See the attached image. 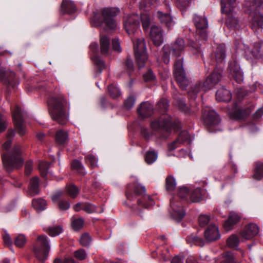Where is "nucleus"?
<instances>
[{
  "label": "nucleus",
  "instance_id": "obj_62",
  "mask_svg": "<svg viewBox=\"0 0 263 263\" xmlns=\"http://www.w3.org/2000/svg\"><path fill=\"white\" fill-rule=\"evenodd\" d=\"M168 106V102L167 100H162L158 104V107L165 111L167 109Z\"/></svg>",
  "mask_w": 263,
  "mask_h": 263
},
{
  "label": "nucleus",
  "instance_id": "obj_26",
  "mask_svg": "<svg viewBox=\"0 0 263 263\" xmlns=\"http://www.w3.org/2000/svg\"><path fill=\"white\" fill-rule=\"evenodd\" d=\"M61 11L63 13H71L76 11V8L73 2L70 0H63L61 5Z\"/></svg>",
  "mask_w": 263,
  "mask_h": 263
},
{
  "label": "nucleus",
  "instance_id": "obj_30",
  "mask_svg": "<svg viewBox=\"0 0 263 263\" xmlns=\"http://www.w3.org/2000/svg\"><path fill=\"white\" fill-rule=\"evenodd\" d=\"M253 178L257 180H259L263 178V163L257 162L256 163Z\"/></svg>",
  "mask_w": 263,
  "mask_h": 263
},
{
  "label": "nucleus",
  "instance_id": "obj_33",
  "mask_svg": "<svg viewBox=\"0 0 263 263\" xmlns=\"http://www.w3.org/2000/svg\"><path fill=\"white\" fill-rule=\"evenodd\" d=\"M142 200L143 201H142L140 199H138V202L139 205H142L145 208H148L155 204V202L149 195H144L142 197Z\"/></svg>",
  "mask_w": 263,
  "mask_h": 263
},
{
  "label": "nucleus",
  "instance_id": "obj_1",
  "mask_svg": "<svg viewBox=\"0 0 263 263\" xmlns=\"http://www.w3.org/2000/svg\"><path fill=\"white\" fill-rule=\"evenodd\" d=\"M139 16L137 14L128 15L124 18L125 29L129 35L134 34L139 29ZM132 37V36H131ZM136 60L139 67L144 66L147 59L145 42L143 38L133 39Z\"/></svg>",
  "mask_w": 263,
  "mask_h": 263
},
{
  "label": "nucleus",
  "instance_id": "obj_15",
  "mask_svg": "<svg viewBox=\"0 0 263 263\" xmlns=\"http://www.w3.org/2000/svg\"><path fill=\"white\" fill-rule=\"evenodd\" d=\"M193 140V137L187 131H182L179 134L177 140L170 143L168 148L170 151H173L180 146L184 142L190 143Z\"/></svg>",
  "mask_w": 263,
  "mask_h": 263
},
{
  "label": "nucleus",
  "instance_id": "obj_63",
  "mask_svg": "<svg viewBox=\"0 0 263 263\" xmlns=\"http://www.w3.org/2000/svg\"><path fill=\"white\" fill-rule=\"evenodd\" d=\"M86 160L89 162L92 167L97 166V159L93 155H89L87 156Z\"/></svg>",
  "mask_w": 263,
  "mask_h": 263
},
{
  "label": "nucleus",
  "instance_id": "obj_45",
  "mask_svg": "<svg viewBox=\"0 0 263 263\" xmlns=\"http://www.w3.org/2000/svg\"><path fill=\"white\" fill-rule=\"evenodd\" d=\"M49 166L50 164L47 162H42L39 164V170L43 176L44 177L47 175Z\"/></svg>",
  "mask_w": 263,
  "mask_h": 263
},
{
  "label": "nucleus",
  "instance_id": "obj_23",
  "mask_svg": "<svg viewBox=\"0 0 263 263\" xmlns=\"http://www.w3.org/2000/svg\"><path fill=\"white\" fill-rule=\"evenodd\" d=\"M153 110L152 105L148 102L142 103L138 109V112L142 117H148L150 116Z\"/></svg>",
  "mask_w": 263,
  "mask_h": 263
},
{
  "label": "nucleus",
  "instance_id": "obj_53",
  "mask_svg": "<svg viewBox=\"0 0 263 263\" xmlns=\"http://www.w3.org/2000/svg\"><path fill=\"white\" fill-rule=\"evenodd\" d=\"M133 192L134 196L142 195L145 193V189L144 186L137 184L135 185Z\"/></svg>",
  "mask_w": 263,
  "mask_h": 263
},
{
  "label": "nucleus",
  "instance_id": "obj_40",
  "mask_svg": "<svg viewBox=\"0 0 263 263\" xmlns=\"http://www.w3.org/2000/svg\"><path fill=\"white\" fill-rule=\"evenodd\" d=\"M110 96L113 98H116L121 95L120 89L114 85H110L108 88Z\"/></svg>",
  "mask_w": 263,
  "mask_h": 263
},
{
  "label": "nucleus",
  "instance_id": "obj_16",
  "mask_svg": "<svg viewBox=\"0 0 263 263\" xmlns=\"http://www.w3.org/2000/svg\"><path fill=\"white\" fill-rule=\"evenodd\" d=\"M229 70L232 77L237 83H241L243 80V74L239 64L235 60L229 63Z\"/></svg>",
  "mask_w": 263,
  "mask_h": 263
},
{
  "label": "nucleus",
  "instance_id": "obj_46",
  "mask_svg": "<svg viewBox=\"0 0 263 263\" xmlns=\"http://www.w3.org/2000/svg\"><path fill=\"white\" fill-rule=\"evenodd\" d=\"M142 27L144 30L146 31L151 23L149 16L147 14H143L141 16Z\"/></svg>",
  "mask_w": 263,
  "mask_h": 263
},
{
  "label": "nucleus",
  "instance_id": "obj_2",
  "mask_svg": "<svg viewBox=\"0 0 263 263\" xmlns=\"http://www.w3.org/2000/svg\"><path fill=\"white\" fill-rule=\"evenodd\" d=\"M14 136V132L13 130L8 131L7 136V140L3 145V150H6L7 152H3L2 157L4 167L8 172L12 171L14 168H18L23 163L20 145H15L9 151Z\"/></svg>",
  "mask_w": 263,
  "mask_h": 263
},
{
  "label": "nucleus",
  "instance_id": "obj_49",
  "mask_svg": "<svg viewBox=\"0 0 263 263\" xmlns=\"http://www.w3.org/2000/svg\"><path fill=\"white\" fill-rule=\"evenodd\" d=\"M164 54L162 56V59L164 62L167 64L170 62V54L171 52L170 50V46L168 45H165L163 48Z\"/></svg>",
  "mask_w": 263,
  "mask_h": 263
},
{
  "label": "nucleus",
  "instance_id": "obj_55",
  "mask_svg": "<svg viewBox=\"0 0 263 263\" xmlns=\"http://www.w3.org/2000/svg\"><path fill=\"white\" fill-rule=\"evenodd\" d=\"M125 68L127 69L128 74L130 76L132 72L134 71V64L132 61L127 59L125 63Z\"/></svg>",
  "mask_w": 263,
  "mask_h": 263
},
{
  "label": "nucleus",
  "instance_id": "obj_36",
  "mask_svg": "<svg viewBox=\"0 0 263 263\" xmlns=\"http://www.w3.org/2000/svg\"><path fill=\"white\" fill-rule=\"evenodd\" d=\"M186 240L189 243H194L197 246H203L204 245V240L195 235H191L187 237Z\"/></svg>",
  "mask_w": 263,
  "mask_h": 263
},
{
  "label": "nucleus",
  "instance_id": "obj_13",
  "mask_svg": "<svg viewBox=\"0 0 263 263\" xmlns=\"http://www.w3.org/2000/svg\"><path fill=\"white\" fill-rule=\"evenodd\" d=\"M170 213L176 220L180 221L185 215L183 209L179 202H177L175 199H171Z\"/></svg>",
  "mask_w": 263,
  "mask_h": 263
},
{
  "label": "nucleus",
  "instance_id": "obj_51",
  "mask_svg": "<svg viewBox=\"0 0 263 263\" xmlns=\"http://www.w3.org/2000/svg\"><path fill=\"white\" fill-rule=\"evenodd\" d=\"M194 3V0H177V5L179 7L185 9Z\"/></svg>",
  "mask_w": 263,
  "mask_h": 263
},
{
  "label": "nucleus",
  "instance_id": "obj_10",
  "mask_svg": "<svg viewBox=\"0 0 263 263\" xmlns=\"http://www.w3.org/2000/svg\"><path fill=\"white\" fill-rule=\"evenodd\" d=\"M24 117V112L19 107L16 106L15 110L13 111L12 117L15 128L17 132L22 136L24 135L26 133L25 127L23 124Z\"/></svg>",
  "mask_w": 263,
  "mask_h": 263
},
{
  "label": "nucleus",
  "instance_id": "obj_39",
  "mask_svg": "<svg viewBox=\"0 0 263 263\" xmlns=\"http://www.w3.org/2000/svg\"><path fill=\"white\" fill-rule=\"evenodd\" d=\"M63 231L61 226H58L56 227H50L48 229V234L52 237L56 236L61 234Z\"/></svg>",
  "mask_w": 263,
  "mask_h": 263
},
{
  "label": "nucleus",
  "instance_id": "obj_61",
  "mask_svg": "<svg viewBox=\"0 0 263 263\" xmlns=\"http://www.w3.org/2000/svg\"><path fill=\"white\" fill-rule=\"evenodd\" d=\"M200 84L196 85V86L193 88V89L189 92V95L193 99H195L196 98V95L198 93V91L200 90Z\"/></svg>",
  "mask_w": 263,
  "mask_h": 263
},
{
  "label": "nucleus",
  "instance_id": "obj_35",
  "mask_svg": "<svg viewBox=\"0 0 263 263\" xmlns=\"http://www.w3.org/2000/svg\"><path fill=\"white\" fill-rule=\"evenodd\" d=\"M225 57V47L223 45H220L217 47L216 51V60L218 62H221L224 60Z\"/></svg>",
  "mask_w": 263,
  "mask_h": 263
},
{
  "label": "nucleus",
  "instance_id": "obj_58",
  "mask_svg": "<svg viewBox=\"0 0 263 263\" xmlns=\"http://www.w3.org/2000/svg\"><path fill=\"white\" fill-rule=\"evenodd\" d=\"M71 167L75 170L79 171L80 172H82V171L84 168L83 166L80 162V161L75 160L71 163Z\"/></svg>",
  "mask_w": 263,
  "mask_h": 263
},
{
  "label": "nucleus",
  "instance_id": "obj_14",
  "mask_svg": "<svg viewBox=\"0 0 263 263\" xmlns=\"http://www.w3.org/2000/svg\"><path fill=\"white\" fill-rule=\"evenodd\" d=\"M195 25L197 28V33L199 34L203 39L206 40L208 36L206 29L208 24L207 19L195 15L194 17Z\"/></svg>",
  "mask_w": 263,
  "mask_h": 263
},
{
  "label": "nucleus",
  "instance_id": "obj_12",
  "mask_svg": "<svg viewBox=\"0 0 263 263\" xmlns=\"http://www.w3.org/2000/svg\"><path fill=\"white\" fill-rule=\"evenodd\" d=\"M255 4L257 7L255 11L250 14L252 17V26L254 27L263 28V15L258 12L261 9H263V0H259L255 2Z\"/></svg>",
  "mask_w": 263,
  "mask_h": 263
},
{
  "label": "nucleus",
  "instance_id": "obj_38",
  "mask_svg": "<svg viewBox=\"0 0 263 263\" xmlns=\"http://www.w3.org/2000/svg\"><path fill=\"white\" fill-rule=\"evenodd\" d=\"M157 153L154 151H148L145 156V160L147 163L152 164L157 160Z\"/></svg>",
  "mask_w": 263,
  "mask_h": 263
},
{
  "label": "nucleus",
  "instance_id": "obj_56",
  "mask_svg": "<svg viewBox=\"0 0 263 263\" xmlns=\"http://www.w3.org/2000/svg\"><path fill=\"white\" fill-rule=\"evenodd\" d=\"M143 78L146 81H154L156 77L151 69H149L147 72L144 74Z\"/></svg>",
  "mask_w": 263,
  "mask_h": 263
},
{
  "label": "nucleus",
  "instance_id": "obj_48",
  "mask_svg": "<svg viewBox=\"0 0 263 263\" xmlns=\"http://www.w3.org/2000/svg\"><path fill=\"white\" fill-rule=\"evenodd\" d=\"M136 99L134 96H129L125 101L124 107L126 109H131L135 105Z\"/></svg>",
  "mask_w": 263,
  "mask_h": 263
},
{
  "label": "nucleus",
  "instance_id": "obj_8",
  "mask_svg": "<svg viewBox=\"0 0 263 263\" xmlns=\"http://www.w3.org/2000/svg\"><path fill=\"white\" fill-rule=\"evenodd\" d=\"M177 123L174 122L173 124L172 118L168 115L162 116L158 120H154L151 123V127L154 130L165 129L168 132L171 128H174Z\"/></svg>",
  "mask_w": 263,
  "mask_h": 263
},
{
  "label": "nucleus",
  "instance_id": "obj_57",
  "mask_svg": "<svg viewBox=\"0 0 263 263\" xmlns=\"http://www.w3.org/2000/svg\"><path fill=\"white\" fill-rule=\"evenodd\" d=\"M199 223L201 227H204L210 221V217L207 215H201L199 217Z\"/></svg>",
  "mask_w": 263,
  "mask_h": 263
},
{
  "label": "nucleus",
  "instance_id": "obj_34",
  "mask_svg": "<svg viewBox=\"0 0 263 263\" xmlns=\"http://www.w3.org/2000/svg\"><path fill=\"white\" fill-rule=\"evenodd\" d=\"M190 198L192 202H199L202 198L201 189L197 188L192 191L190 194Z\"/></svg>",
  "mask_w": 263,
  "mask_h": 263
},
{
  "label": "nucleus",
  "instance_id": "obj_64",
  "mask_svg": "<svg viewBox=\"0 0 263 263\" xmlns=\"http://www.w3.org/2000/svg\"><path fill=\"white\" fill-rule=\"evenodd\" d=\"M58 205L61 210H66L70 207V204L67 201L61 200L59 201Z\"/></svg>",
  "mask_w": 263,
  "mask_h": 263
},
{
  "label": "nucleus",
  "instance_id": "obj_29",
  "mask_svg": "<svg viewBox=\"0 0 263 263\" xmlns=\"http://www.w3.org/2000/svg\"><path fill=\"white\" fill-rule=\"evenodd\" d=\"M109 45L110 40L107 36L102 35L100 37V48L102 54H108Z\"/></svg>",
  "mask_w": 263,
  "mask_h": 263
},
{
  "label": "nucleus",
  "instance_id": "obj_22",
  "mask_svg": "<svg viewBox=\"0 0 263 263\" xmlns=\"http://www.w3.org/2000/svg\"><path fill=\"white\" fill-rule=\"evenodd\" d=\"M184 46V40L182 39H178L170 48L173 54L179 56L183 51Z\"/></svg>",
  "mask_w": 263,
  "mask_h": 263
},
{
  "label": "nucleus",
  "instance_id": "obj_43",
  "mask_svg": "<svg viewBox=\"0 0 263 263\" xmlns=\"http://www.w3.org/2000/svg\"><path fill=\"white\" fill-rule=\"evenodd\" d=\"M26 242V238L24 235L20 234L17 236L14 239V244L17 247L21 248Z\"/></svg>",
  "mask_w": 263,
  "mask_h": 263
},
{
  "label": "nucleus",
  "instance_id": "obj_47",
  "mask_svg": "<svg viewBox=\"0 0 263 263\" xmlns=\"http://www.w3.org/2000/svg\"><path fill=\"white\" fill-rule=\"evenodd\" d=\"M67 192L70 197L75 198L79 193L78 189L73 184H70L67 186Z\"/></svg>",
  "mask_w": 263,
  "mask_h": 263
},
{
  "label": "nucleus",
  "instance_id": "obj_4",
  "mask_svg": "<svg viewBox=\"0 0 263 263\" xmlns=\"http://www.w3.org/2000/svg\"><path fill=\"white\" fill-rule=\"evenodd\" d=\"M50 250L49 241L47 236L40 235L37 237L33 251L36 257L44 261L48 257Z\"/></svg>",
  "mask_w": 263,
  "mask_h": 263
},
{
  "label": "nucleus",
  "instance_id": "obj_9",
  "mask_svg": "<svg viewBox=\"0 0 263 263\" xmlns=\"http://www.w3.org/2000/svg\"><path fill=\"white\" fill-rule=\"evenodd\" d=\"M223 70L221 68L217 67L213 72L207 78L205 81L203 83L201 87L203 91H206L212 89L220 80L222 76Z\"/></svg>",
  "mask_w": 263,
  "mask_h": 263
},
{
  "label": "nucleus",
  "instance_id": "obj_32",
  "mask_svg": "<svg viewBox=\"0 0 263 263\" xmlns=\"http://www.w3.org/2000/svg\"><path fill=\"white\" fill-rule=\"evenodd\" d=\"M32 206L37 211H43L46 206V201L42 198L33 199L32 201Z\"/></svg>",
  "mask_w": 263,
  "mask_h": 263
},
{
  "label": "nucleus",
  "instance_id": "obj_27",
  "mask_svg": "<svg viewBox=\"0 0 263 263\" xmlns=\"http://www.w3.org/2000/svg\"><path fill=\"white\" fill-rule=\"evenodd\" d=\"M216 98L218 101L228 102L231 100V95L229 90L221 88L216 92Z\"/></svg>",
  "mask_w": 263,
  "mask_h": 263
},
{
  "label": "nucleus",
  "instance_id": "obj_31",
  "mask_svg": "<svg viewBox=\"0 0 263 263\" xmlns=\"http://www.w3.org/2000/svg\"><path fill=\"white\" fill-rule=\"evenodd\" d=\"M68 140V134L66 132L60 130L57 132L55 135V141L60 145L64 144Z\"/></svg>",
  "mask_w": 263,
  "mask_h": 263
},
{
  "label": "nucleus",
  "instance_id": "obj_60",
  "mask_svg": "<svg viewBox=\"0 0 263 263\" xmlns=\"http://www.w3.org/2000/svg\"><path fill=\"white\" fill-rule=\"evenodd\" d=\"M178 107L186 114H190V109L182 100H179L177 102Z\"/></svg>",
  "mask_w": 263,
  "mask_h": 263
},
{
  "label": "nucleus",
  "instance_id": "obj_3",
  "mask_svg": "<svg viewBox=\"0 0 263 263\" xmlns=\"http://www.w3.org/2000/svg\"><path fill=\"white\" fill-rule=\"evenodd\" d=\"M66 104V100L61 98H52L48 101L51 118L61 124H65L67 121V116L64 109Z\"/></svg>",
  "mask_w": 263,
  "mask_h": 263
},
{
  "label": "nucleus",
  "instance_id": "obj_25",
  "mask_svg": "<svg viewBox=\"0 0 263 263\" xmlns=\"http://www.w3.org/2000/svg\"><path fill=\"white\" fill-rule=\"evenodd\" d=\"M240 217L236 213H231L228 219L224 224V228L226 231H230L232 226L236 224L240 220Z\"/></svg>",
  "mask_w": 263,
  "mask_h": 263
},
{
  "label": "nucleus",
  "instance_id": "obj_11",
  "mask_svg": "<svg viewBox=\"0 0 263 263\" xmlns=\"http://www.w3.org/2000/svg\"><path fill=\"white\" fill-rule=\"evenodd\" d=\"M203 119L205 124L210 127L218 125L220 122L219 117L214 110L207 108L203 111Z\"/></svg>",
  "mask_w": 263,
  "mask_h": 263
},
{
  "label": "nucleus",
  "instance_id": "obj_7",
  "mask_svg": "<svg viewBox=\"0 0 263 263\" xmlns=\"http://www.w3.org/2000/svg\"><path fill=\"white\" fill-rule=\"evenodd\" d=\"M119 11L117 8H105L103 9L104 22L107 27L114 29L117 27V24L114 18L119 14Z\"/></svg>",
  "mask_w": 263,
  "mask_h": 263
},
{
  "label": "nucleus",
  "instance_id": "obj_19",
  "mask_svg": "<svg viewBox=\"0 0 263 263\" xmlns=\"http://www.w3.org/2000/svg\"><path fill=\"white\" fill-rule=\"evenodd\" d=\"M204 236L208 242L217 240L220 238L218 228L214 224L210 225L204 231Z\"/></svg>",
  "mask_w": 263,
  "mask_h": 263
},
{
  "label": "nucleus",
  "instance_id": "obj_50",
  "mask_svg": "<svg viewBox=\"0 0 263 263\" xmlns=\"http://www.w3.org/2000/svg\"><path fill=\"white\" fill-rule=\"evenodd\" d=\"M91 238L87 233H84L80 239L81 244L83 246H87L91 242Z\"/></svg>",
  "mask_w": 263,
  "mask_h": 263
},
{
  "label": "nucleus",
  "instance_id": "obj_59",
  "mask_svg": "<svg viewBox=\"0 0 263 263\" xmlns=\"http://www.w3.org/2000/svg\"><path fill=\"white\" fill-rule=\"evenodd\" d=\"M82 209L88 213H91L97 211L96 206L91 204L84 205Z\"/></svg>",
  "mask_w": 263,
  "mask_h": 263
},
{
  "label": "nucleus",
  "instance_id": "obj_18",
  "mask_svg": "<svg viewBox=\"0 0 263 263\" xmlns=\"http://www.w3.org/2000/svg\"><path fill=\"white\" fill-rule=\"evenodd\" d=\"M259 232L258 226L254 223H250L246 226L241 231L240 235L242 238L246 240L252 239L256 236Z\"/></svg>",
  "mask_w": 263,
  "mask_h": 263
},
{
  "label": "nucleus",
  "instance_id": "obj_28",
  "mask_svg": "<svg viewBox=\"0 0 263 263\" xmlns=\"http://www.w3.org/2000/svg\"><path fill=\"white\" fill-rule=\"evenodd\" d=\"M39 178L37 177H34L30 180L29 193L30 195L34 196L39 194Z\"/></svg>",
  "mask_w": 263,
  "mask_h": 263
},
{
  "label": "nucleus",
  "instance_id": "obj_5",
  "mask_svg": "<svg viewBox=\"0 0 263 263\" xmlns=\"http://www.w3.org/2000/svg\"><path fill=\"white\" fill-rule=\"evenodd\" d=\"M235 0H221V11L228 15L226 24L228 27L237 28L239 21L233 14L234 5Z\"/></svg>",
  "mask_w": 263,
  "mask_h": 263
},
{
  "label": "nucleus",
  "instance_id": "obj_24",
  "mask_svg": "<svg viewBox=\"0 0 263 263\" xmlns=\"http://www.w3.org/2000/svg\"><path fill=\"white\" fill-rule=\"evenodd\" d=\"M14 77L15 74L11 71L0 69V80L5 84L11 85Z\"/></svg>",
  "mask_w": 263,
  "mask_h": 263
},
{
  "label": "nucleus",
  "instance_id": "obj_54",
  "mask_svg": "<svg viewBox=\"0 0 263 263\" xmlns=\"http://www.w3.org/2000/svg\"><path fill=\"white\" fill-rule=\"evenodd\" d=\"M74 256L79 260H84L87 257V254L83 249H80L74 252Z\"/></svg>",
  "mask_w": 263,
  "mask_h": 263
},
{
  "label": "nucleus",
  "instance_id": "obj_21",
  "mask_svg": "<svg viewBox=\"0 0 263 263\" xmlns=\"http://www.w3.org/2000/svg\"><path fill=\"white\" fill-rule=\"evenodd\" d=\"M157 17L161 23L165 25L168 28H171L175 25V22L170 13H163L161 11H159L157 12Z\"/></svg>",
  "mask_w": 263,
  "mask_h": 263
},
{
  "label": "nucleus",
  "instance_id": "obj_41",
  "mask_svg": "<svg viewBox=\"0 0 263 263\" xmlns=\"http://www.w3.org/2000/svg\"><path fill=\"white\" fill-rule=\"evenodd\" d=\"M239 243L238 238L235 235H232L227 239L228 246L232 248H236Z\"/></svg>",
  "mask_w": 263,
  "mask_h": 263
},
{
  "label": "nucleus",
  "instance_id": "obj_6",
  "mask_svg": "<svg viewBox=\"0 0 263 263\" xmlns=\"http://www.w3.org/2000/svg\"><path fill=\"white\" fill-rule=\"evenodd\" d=\"M174 76L182 89L186 88L189 82L186 78L184 70L183 68L182 59L178 60L174 64Z\"/></svg>",
  "mask_w": 263,
  "mask_h": 263
},
{
  "label": "nucleus",
  "instance_id": "obj_42",
  "mask_svg": "<svg viewBox=\"0 0 263 263\" xmlns=\"http://www.w3.org/2000/svg\"><path fill=\"white\" fill-rule=\"evenodd\" d=\"M84 220L81 218H75L72 219L71 224L74 230H79L83 226Z\"/></svg>",
  "mask_w": 263,
  "mask_h": 263
},
{
  "label": "nucleus",
  "instance_id": "obj_52",
  "mask_svg": "<svg viewBox=\"0 0 263 263\" xmlns=\"http://www.w3.org/2000/svg\"><path fill=\"white\" fill-rule=\"evenodd\" d=\"M220 263H236L231 252H227Z\"/></svg>",
  "mask_w": 263,
  "mask_h": 263
},
{
  "label": "nucleus",
  "instance_id": "obj_44",
  "mask_svg": "<svg viewBox=\"0 0 263 263\" xmlns=\"http://www.w3.org/2000/svg\"><path fill=\"white\" fill-rule=\"evenodd\" d=\"M191 192L189 191L187 188L185 186H182L179 188L178 190V196L181 199H186L190 197Z\"/></svg>",
  "mask_w": 263,
  "mask_h": 263
},
{
  "label": "nucleus",
  "instance_id": "obj_20",
  "mask_svg": "<svg viewBox=\"0 0 263 263\" xmlns=\"http://www.w3.org/2000/svg\"><path fill=\"white\" fill-rule=\"evenodd\" d=\"M151 39L156 46H160L163 42L162 29L156 25H153L149 33Z\"/></svg>",
  "mask_w": 263,
  "mask_h": 263
},
{
  "label": "nucleus",
  "instance_id": "obj_37",
  "mask_svg": "<svg viewBox=\"0 0 263 263\" xmlns=\"http://www.w3.org/2000/svg\"><path fill=\"white\" fill-rule=\"evenodd\" d=\"M176 180L172 176H168L166 179L165 187L167 192H172L176 187Z\"/></svg>",
  "mask_w": 263,
  "mask_h": 263
},
{
  "label": "nucleus",
  "instance_id": "obj_17",
  "mask_svg": "<svg viewBox=\"0 0 263 263\" xmlns=\"http://www.w3.org/2000/svg\"><path fill=\"white\" fill-rule=\"evenodd\" d=\"M245 53L248 60H251L253 58H263V42L256 43L252 50L249 48L245 49Z\"/></svg>",
  "mask_w": 263,
  "mask_h": 263
}]
</instances>
